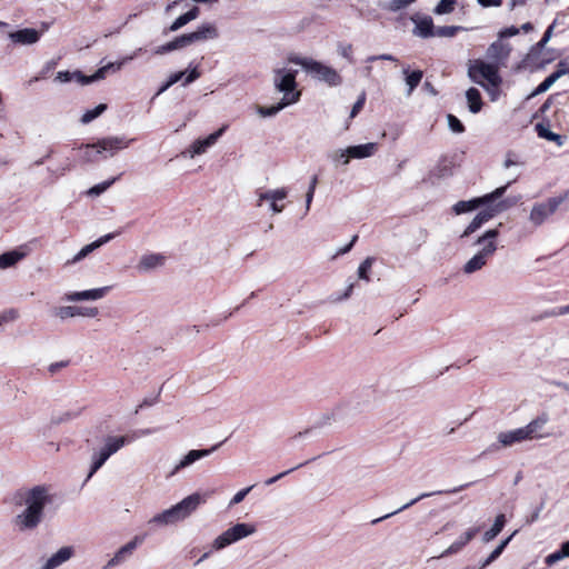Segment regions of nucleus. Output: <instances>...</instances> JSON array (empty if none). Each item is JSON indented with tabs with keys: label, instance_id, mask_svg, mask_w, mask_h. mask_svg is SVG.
Masks as SVG:
<instances>
[{
	"label": "nucleus",
	"instance_id": "f257e3e1",
	"mask_svg": "<svg viewBox=\"0 0 569 569\" xmlns=\"http://www.w3.org/2000/svg\"><path fill=\"white\" fill-rule=\"evenodd\" d=\"M54 501L50 485H36L17 490L12 497L14 507L20 511L13 517L12 525L17 531L32 532L42 523L46 508Z\"/></svg>",
	"mask_w": 569,
	"mask_h": 569
},
{
	"label": "nucleus",
	"instance_id": "f03ea898",
	"mask_svg": "<svg viewBox=\"0 0 569 569\" xmlns=\"http://www.w3.org/2000/svg\"><path fill=\"white\" fill-rule=\"evenodd\" d=\"M151 429H142L134 431L132 435L113 436L109 435L103 438L102 446L99 449H94L90 456L89 472L86 478V482L92 478V476L100 470L108 459L120 451L123 447L134 441L137 438L142 436L151 435Z\"/></svg>",
	"mask_w": 569,
	"mask_h": 569
},
{
	"label": "nucleus",
	"instance_id": "7ed1b4c3",
	"mask_svg": "<svg viewBox=\"0 0 569 569\" xmlns=\"http://www.w3.org/2000/svg\"><path fill=\"white\" fill-rule=\"evenodd\" d=\"M209 493L194 492L183 498L178 503L154 515L149 523L158 527L176 525L188 519L201 505L206 503Z\"/></svg>",
	"mask_w": 569,
	"mask_h": 569
},
{
	"label": "nucleus",
	"instance_id": "20e7f679",
	"mask_svg": "<svg viewBox=\"0 0 569 569\" xmlns=\"http://www.w3.org/2000/svg\"><path fill=\"white\" fill-rule=\"evenodd\" d=\"M498 236L499 230L496 228L487 230L476 239L473 244L479 246L480 249L463 264V273L472 274L487 264L488 260L493 257L498 250Z\"/></svg>",
	"mask_w": 569,
	"mask_h": 569
},
{
	"label": "nucleus",
	"instance_id": "39448f33",
	"mask_svg": "<svg viewBox=\"0 0 569 569\" xmlns=\"http://www.w3.org/2000/svg\"><path fill=\"white\" fill-rule=\"evenodd\" d=\"M256 532V527L251 523L240 522L228 528L219 535L211 543L209 551H206L197 561L196 566L210 557L213 551H220L228 546L236 543Z\"/></svg>",
	"mask_w": 569,
	"mask_h": 569
},
{
	"label": "nucleus",
	"instance_id": "423d86ee",
	"mask_svg": "<svg viewBox=\"0 0 569 569\" xmlns=\"http://www.w3.org/2000/svg\"><path fill=\"white\" fill-rule=\"evenodd\" d=\"M142 51L141 48L137 49L130 56L124 57L118 62H109L108 64L99 68L92 76H84L81 72H69V71H59L56 76V80L66 83L70 82L72 79H77V81L81 84H89L94 81H99L103 78H106L108 71L117 72L119 71L123 64H126L128 61L133 60L140 52Z\"/></svg>",
	"mask_w": 569,
	"mask_h": 569
},
{
	"label": "nucleus",
	"instance_id": "0eeeda50",
	"mask_svg": "<svg viewBox=\"0 0 569 569\" xmlns=\"http://www.w3.org/2000/svg\"><path fill=\"white\" fill-rule=\"evenodd\" d=\"M289 61L302 67V69L312 78L331 87L339 86L342 82L341 76L333 68L311 58L291 56L289 57Z\"/></svg>",
	"mask_w": 569,
	"mask_h": 569
},
{
	"label": "nucleus",
	"instance_id": "6e6552de",
	"mask_svg": "<svg viewBox=\"0 0 569 569\" xmlns=\"http://www.w3.org/2000/svg\"><path fill=\"white\" fill-rule=\"evenodd\" d=\"M468 76L471 81L482 86L487 90L489 89L488 86L497 89L501 83V78L498 73V66L486 63L481 60H476L470 64Z\"/></svg>",
	"mask_w": 569,
	"mask_h": 569
},
{
	"label": "nucleus",
	"instance_id": "1a4fd4ad",
	"mask_svg": "<svg viewBox=\"0 0 569 569\" xmlns=\"http://www.w3.org/2000/svg\"><path fill=\"white\" fill-rule=\"evenodd\" d=\"M566 200V196L548 198L546 201L537 202L532 206L529 213V221L533 227L545 223Z\"/></svg>",
	"mask_w": 569,
	"mask_h": 569
},
{
	"label": "nucleus",
	"instance_id": "9d476101",
	"mask_svg": "<svg viewBox=\"0 0 569 569\" xmlns=\"http://www.w3.org/2000/svg\"><path fill=\"white\" fill-rule=\"evenodd\" d=\"M515 181L516 179L513 180V182ZM511 183L512 181L508 182L506 186L497 188L495 191L487 193L482 197L458 201L456 204H453L452 210L456 214H462L478 209L479 207H481V204H488L493 202L495 200H499L505 194V192L507 191L508 187Z\"/></svg>",
	"mask_w": 569,
	"mask_h": 569
},
{
	"label": "nucleus",
	"instance_id": "9b49d317",
	"mask_svg": "<svg viewBox=\"0 0 569 569\" xmlns=\"http://www.w3.org/2000/svg\"><path fill=\"white\" fill-rule=\"evenodd\" d=\"M296 73L297 71L287 70L284 68L276 69L273 71V86L277 91L282 92V99L287 96L293 97L295 103L300 99V92L296 90Z\"/></svg>",
	"mask_w": 569,
	"mask_h": 569
},
{
	"label": "nucleus",
	"instance_id": "f8f14e48",
	"mask_svg": "<svg viewBox=\"0 0 569 569\" xmlns=\"http://www.w3.org/2000/svg\"><path fill=\"white\" fill-rule=\"evenodd\" d=\"M134 139L121 137H107L94 142L96 153H100L104 158L113 157L118 151L126 149Z\"/></svg>",
	"mask_w": 569,
	"mask_h": 569
},
{
	"label": "nucleus",
	"instance_id": "ddd939ff",
	"mask_svg": "<svg viewBox=\"0 0 569 569\" xmlns=\"http://www.w3.org/2000/svg\"><path fill=\"white\" fill-rule=\"evenodd\" d=\"M143 536H134L130 541L124 543L114 552V555L103 566V569H111L124 563L132 557L137 548L140 547L143 543Z\"/></svg>",
	"mask_w": 569,
	"mask_h": 569
},
{
	"label": "nucleus",
	"instance_id": "4468645a",
	"mask_svg": "<svg viewBox=\"0 0 569 569\" xmlns=\"http://www.w3.org/2000/svg\"><path fill=\"white\" fill-rule=\"evenodd\" d=\"M288 196V190L286 188L270 189L264 191H259L257 193V206L261 207L263 201L269 203V208L273 213H280L284 209V204L280 203V201L284 200Z\"/></svg>",
	"mask_w": 569,
	"mask_h": 569
},
{
	"label": "nucleus",
	"instance_id": "2eb2a0df",
	"mask_svg": "<svg viewBox=\"0 0 569 569\" xmlns=\"http://www.w3.org/2000/svg\"><path fill=\"white\" fill-rule=\"evenodd\" d=\"M52 313L63 321L73 317L94 318L98 316L99 310L96 307L63 306L54 308Z\"/></svg>",
	"mask_w": 569,
	"mask_h": 569
},
{
	"label": "nucleus",
	"instance_id": "dca6fc26",
	"mask_svg": "<svg viewBox=\"0 0 569 569\" xmlns=\"http://www.w3.org/2000/svg\"><path fill=\"white\" fill-rule=\"evenodd\" d=\"M167 262V256L164 253L160 252H148L143 253L137 266L136 269L140 273H148L152 272L157 269L162 268Z\"/></svg>",
	"mask_w": 569,
	"mask_h": 569
},
{
	"label": "nucleus",
	"instance_id": "f3484780",
	"mask_svg": "<svg viewBox=\"0 0 569 569\" xmlns=\"http://www.w3.org/2000/svg\"><path fill=\"white\" fill-rule=\"evenodd\" d=\"M528 441L522 427L499 432L497 436V443H493L491 448L499 450L500 448L512 447L513 445Z\"/></svg>",
	"mask_w": 569,
	"mask_h": 569
},
{
	"label": "nucleus",
	"instance_id": "a211bd4d",
	"mask_svg": "<svg viewBox=\"0 0 569 569\" xmlns=\"http://www.w3.org/2000/svg\"><path fill=\"white\" fill-rule=\"evenodd\" d=\"M221 443H217L214 446H212L211 448L209 449H193V450H190L186 456H183L181 458V460L173 467V469L171 470V472L169 473V476H174L176 473H178L181 469H184L187 467H190L192 463H194L196 461L202 459V458H206L208 457L209 455H211L213 451H216L219 447H220Z\"/></svg>",
	"mask_w": 569,
	"mask_h": 569
},
{
	"label": "nucleus",
	"instance_id": "6ab92c4d",
	"mask_svg": "<svg viewBox=\"0 0 569 569\" xmlns=\"http://www.w3.org/2000/svg\"><path fill=\"white\" fill-rule=\"evenodd\" d=\"M76 555L73 546H63L52 553L39 569H57L71 560Z\"/></svg>",
	"mask_w": 569,
	"mask_h": 569
},
{
	"label": "nucleus",
	"instance_id": "aec40b11",
	"mask_svg": "<svg viewBox=\"0 0 569 569\" xmlns=\"http://www.w3.org/2000/svg\"><path fill=\"white\" fill-rule=\"evenodd\" d=\"M8 38L13 44L32 46L40 40L41 32L33 28H23L9 32Z\"/></svg>",
	"mask_w": 569,
	"mask_h": 569
},
{
	"label": "nucleus",
	"instance_id": "412c9836",
	"mask_svg": "<svg viewBox=\"0 0 569 569\" xmlns=\"http://www.w3.org/2000/svg\"><path fill=\"white\" fill-rule=\"evenodd\" d=\"M410 19L415 23L412 33L416 37L427 39L435 36L436 29L431 17L416 13Z\"/></svg>",
	"mask_w": 569,
	"mask_h": 569
},
{
	"label": "nucleus",
	"instance_id": "4be33fe9",
	"mask_svg": "<svg viewBox=\"0 0 569 569\" xmlns=\"http://www.w3.org/2000/svg\"><path fill=\"white\" fill-rule=\"evenodd\" d=\"M226 129L227 126H223L216 132L209 134L207 138L197 139L196 141H193V143L190 146L188 150L190 157L193 158L194 156L204 153L207 149H209L217 142V140L222 136Z\"/></svg>",
	"mask_w": 569,
	"mask_h": 569
},
{
	"label": "nucleus",
	"instance_id": "5701e85b",
	"mask_svg": "<svg viewBox=\"0 0 569 569\" xmlns=\"http://www.w3.org/2000/svg\"><path fill=\"white\" fill-rule=\"evenodd\" d=\"M549 417L546 413H542L538 416L537 418L532 419L529 423L522 427L525 435L528 440L533 439H542L546 438L548 435L543 433L542 430L545 426L548 423Z\"/></svg>",
	"mask_w": 569,
	"mask_h": 569
},
{
	"label": "nucleus",
	"instance_id": "b1692460",
	"mask_svg": "<svg viewBox=\"0 0 569 569\" xmlns=\"http://www.w3.org/2000/svg\"><path fill=\"white\" fill-rule=\"evenodd\" d=\"M110 290V287H101L96 289H89L83 291H74L69 292L64 296V299L67 301H91V300H99L102 299L108 291Z\"/></svg>",
	"mask_w": 569,
	"mask_h": 569
},
{
	"label": "nucleus",
	"instance_id": "393cba45",
	"mask_svg": "<svg viewBox=\"0 0 569 569\" xmlns=\"http://www.w3.org/2000/svg\"><path fill=\"white\" fill-rule=\"evenodd\" d=\"M121 232L120 231H117V232H111V233H107L102 237H100L99 239H97L96 241L84 246L77 254L73 256V258L71 260H69L67 263L68 264H74L79 261H81L82 259H84L87 256H89L91 252H93L96 249L100 248L101 246H103L104 243L109 242L110 240H112L114 237L119 236Z\"/></svg>",
	"mask_w": 569,
	"mask_h": 569
},
{
	"label": "nucleus",
	"instance_id": "a878e982",
	"mask_svg": "<svg viewBox=\"0 0 569 569\" xmlns=\"http://www.w3.org/2000/svg\"><path fill=\"white\" fill-rule=\"evenodd\" d=\"M467 487H469V483L461 485V486H459L457 488H453L452 490H449L448 492L456 493V492H459V491L466 489ZM443 492L445 491H435V492L421 493L418 497H416L415 499H412L409 502H407L406 505H403L402 507H400L399 509H397V510H395V511H392L390 513H387V515H385V516H382L380 518L373 519L371 523L376 525V523H378V522H380V521H382L385 519H388V518H390V517H392V516H395V515H397V513H399V512L410 508L411 506H413L415 503H417L418 501H420V500H422L425 498L431 497L433 495H440V493H443Z\"/></svg>",
	"mask_w": 569,
	"mask_h": 569
},
{
	"label": "nucleus",
	"instance_id": "bb28decb",
	"mask_svg": "<svg viewBox=\"0 0 569 569\" xmlns=\"http://www.w3.org/2000/svg\"><path fill=\"white\" fill-rule=\"evenodd\" d=\"M483 207L482 210H480L475 217L480 222L481 226H483L486 222L491 220L493 217L506 210L507 206L505 204V201H497L495 200L491 203L488 204H481Z\"/></svg>",
	"mask_w": 569,
	"mask_h": 569
},
{
	"label": "nucleus",
	"instance_id": "cd10ccee",
	"mask_svg": "<svg viewBox=\"0 0 569 569\" xmlns=\"http://www.w3.org/2000/svg\"><path fill=\"white\" fill-rule=\"evenodd\" d=\"M483 207L482 210H480L475 217L480 222L481 226H483L486 222L491 220L493 217L506 210L507 206L505 204V201H497L495 200L491 203L488 204H481Z\"/></svg>",
	"mask_w": 569,
	"mask_h": 569
},
{
	"label": "nucleus",
	"instance_id": "c85d7f7f",
	"mask_svg": "<svg viewBox=\"0 0 569 569\" xmlns=\"http://www.w3.org/2000/svg\"><path fill=\"white\" fill-rule=\"evenodd\" d=\"M483 207L482 210H480L475 217L480 222L481 226H483L486 222L491 220L493 217L506 210L507 206L505 204V201H497L495 200L491 203L488 204H481Z\"/></svg>",
	"mask_w": 569,
	"mask_h": 569
},
{
	"label": "nucleus",
	"instance_id": "c756f323",
	"mask_svg": "<svg viewBox=\"0 0 569 569\" xmlns=\"http://www.w3.org/2000/svg\"><path fill=\"white\" fill-rule=\"evenodd\" d=\"M479 528L472 527L469 528L466 532H463L456 541H453L441 555L440 557H447L453 553L459 552L469 541H471L476 535L478 533Z\"/></svg>",
	"mask_w": 569,
	"mask_h": 569
},
{
	"label": "nucleus",
	"instance_id": "7c9ffc66",
	"mask_svg": "<svg viewBox=\"0 0 569 569\" xmlns=\"http://www.w3.org/2000/svg\"><path fill=\"white\" fill-rule=\"evenodd\" d=\"M510 51L511 48L508 43H503L502 41L498 40L490 44L487 50V56L497 64H499L503 63L508 59Z\"/></svg>",
	"mask_w": 569,
	"mask_h": 569
},
{
	"label": "nucleus",
	"instance_id": "2f4dec72",
	"mask_svg": "<svg viewBox=\"0 0 569 569\" xmlns=\"http://www.w3.org/2000/svg\"><path fill=\"white\" fill-rule=\"evenodd\" d=\"M553 27L555 22L547 28L540 41L530 49L529 53L527 54L526 61L535 64L543 63V61H538L537 56L545 49L546 44L551 39Z\"/></svg>",
	"mask_w": 569,
	"mask_h": 569
},
{
	"label": "nucleus",
	"instance_id": "473e14b6",
	"mask_svg": "<svg viewBox=\"0 0 569 569\" xmlns=\"http://www.w3.org/2000/svg\"><path fill=\"white\" fill-rule=\"evenodd\" d=\"M192 33L194 42L214 40L219 37L218 28L210 22L202 23Z\"/></svg>",
	"mask_w": 569,
	"mask_h": 569
},
{
	"label": "nucleus",
	"instance_id": "72a5a7b5",
	"mask_svg": "<svg viewBox=\"0 0 569 569\" xmlns=\"http://www.w3.org/2000/svg\"><path fill=\"white\" fill-rule=\"evenodd\" d=\"M377 151V144L375 142H368L365 144L351 146L347 148L350 159H365L375 154Z\"/></svg>",
	"mask_w": 569,
	"mask_h": 569
},
{
	"label": "nucleus",
	"instance_id": "f704fd0d",
	"mask_svg": "<svg viewBox=\"0 0 569 569\" xmlns=\"http://www.w3.org/2000/svg\"><path fill=\"white\" fill-rule=\"evenodd\" d=\"M26 256H27V251L23 250L22 248L7 251V252L0 254V269L3 270V269L14 267Z\"/></svg>",
	"mask_w": 569,
	"mask_h": 569
},
{
	"label": "nucleus",
	"instance_id": "c9c22d12",
	"mask_svg": "<svg viewBox=\"0 0 569 569\" xmlns=\"http://www.w3.org/2000/svg\"><path fill=\"white\" fill-rule=\"evenodd\" d=\"M563 66L562 62L559 63V69L551 74H549L531 93L532 97L541 94L549 90V88L563 74L569 73V69L561 68Z\"/></svg>",
	"mask_w": 569,
	"mask_h": 569
},
{
	"label": "nucleus",
	"instance_id": "e433bc0d",
	"mask_svg": "<svg viewBox=\"0 0 569 569\" xmlns=\"http://www.w3.org/2000/svg\"><path fill=\"white\" fill-rule=\"evenodd\" d=\"M536 132L539 138L555 142L558 147H562L565 143V137L552 132L548 124L537 123L535 126Z\"/></svg>",
	"mask_w": 569,
	"mask_h": 569
},
{
	"label": "nucleus",
	"instance_id": "4c0bfd02",
	"mask_svg": "<svg viewBox=\"0 0 569 569\" xmlns=\"http://www.w3.org/2000/svg\"><path fill=\"white\" fill-rule=\"evenodd\" d=\"M405 81L407 86V96H411L413 90L419 86L422 80L423 72L421 70L409 71V67L403 68Z\"/></svg>",
	"mask_w": 569,
	"mask_h": 569
},
{
	"label": "nucleus",
	"instance_id": "58836bf2",
	"mask_svg": "<svg viewBox=\"0 0 569 569\" xmlns=\"http://www.w3.org/2000/svg\"><path fill=\"white\" fill-rule=\"evenodd\" d=\"M295 103V99L293 97H290V96H287L286 99H281V101L274 106H271V107H258V113L261 116V117H273L276 116L280 110H282L283 108L290 106V104H293Z\"/></svg>",
	"mask_w": 569,
	"mask_h": 569
},
{
	"label": "nucleus",
	"instance_id": "ea45409f",
	"mask_svg": "<svg viewBox=\"0 0 569 569\" xmlns=\"http://www.w3.org/2000/svg\"><path fill=\"white\" fill-rule=\"evenodd\" d=\"M200 10L198 7L191 8L188 12L179 16L169 27V31L174 32L189 23L190 21L198 18Z\"/></svg>",
	"mask_w": 569,
	"mask_h": 569
},
{
	"label": "nucleus",
	"instance_id": "a19ab883",
	"mask_svg": "<svg viewBox=\"0 0 569 569\" xmlns=\"http://www.w3.org/2000/svg\"><path fill=\"white\" fill-rule=\"evenodd\" d=\"M505 525H506L505 515H502V513L498 515L495 519L492 527L482 535V541L485 543H487V542H490L491 540H493L501 532Z\"/></svg>",
	"mask_w": 569,
	"mask_h": 569
},
{
	"label": "nucleus",
	"instance_id": "79ce46f5",
	"mask_svg": "<svg viewBox=\"0 0 569 569\" xmlns=\"http://www.w3.org/2000/svg\"><path fill=\"white\" fill-rule=\"evenodd\" d=\"M466 98L468 101L469 111L472 113H478L482 107L481 94L478 89L470 88L466 92Z\"/></svg>",
	"mask_w": 569,
	"mask_h": 569
},
{
	"label": "nucleus",
	"instance_id": "37998d69",
	"mask_svg": "<svg viewBox=\"0 0 569 569\" xmlns=\"http://www.w3.org/2000/svg\"><path fill=\"white\" fill-rule=\"evenodd\" d=\"M346 151L347 148L332 150L328 153V159H330L336 166H347L350 162V157Z\"/></svg>",
	"mask_w": 569,
	"mask_h": 569
},
{
	"label": "nucleus",
	"instance_id": "c03bdc74",
	"mask_svg": "<svg viewBox=\"0 0 569 569\" xmlns=\"http://www.w3.org/2000/svg\"><path fill=\"white\" fill-rule=\"evenodd\" d=\"M106 109H107V104L100 103L97 107H94L93 109L87 110L81 117V122L83 124L91 122L92 120L98 118Z\"/></svg>",
	"mask_w": 569,
	"mask_h": 569
},
{
	"label": "nucleus",
	"instance_id": "a18cd8bd",
	"mask_svg": "<svg viewBox=\"0 0 569 569\" xmlns=\"http://www.w3.org/2000/svg\"><path fill=\"white\" fill-rule=\"evenodd\" d=\"M375 262L373 257H367L358 268V277L361 280L370 281L369 271Z\"/></svg>",
	"mask_w": 569,
	"mask_h": 569
},
{
	"label": "nucleus",
	"instance_id": "49530a36",
	"mask_svg": "<svg viewBox=\"0 0 569 569\" xmlns=\"http://www.w3.org/2000/svg\"><path fill=\"white\" fill-rule=\"evenodd\" d=\"M457 0H440L435 7L433 12L438 16L451 13L455 10Z\"/></svg>",
	"mask_w": 569,
	"mask_h": 569
},
{
	"label": "nucleus",
	"instance_id": "de8ad7c7",
	"mask_svg": "<svg viewBox=\"0 0 569 569\" xmlns=\"http://www.w3.org/2000/svg\"><path fill=\"white\" fill-rule=\"evenodd\" d=\"M82 156L81 159L86 163L94 162L100 153H96L94 143H88L81 147Z\"/></svg>",
	"mask_w": 569,
	"mask_h": 569
},
{
	"label": "nucleus",
	"instance_id": "09e8293b",
	"mask_svg": "<svg viewBox=\"0 0 569 569\" xmlns=\"http://www.w3.org/2000/svg\"><path fill=\"white\" fill-rule=\"evenodd\" d=\"M116 181V178H112V179H109V180H106L101 183H98L93 187H91L87 193L91 197H97V196H100L102 194L104 191H107Z\"/></svg>",
	"mask_w": 569,
	"mask_h": 569
},
{
	"label": "nucleus",
	"instance_id": "8fccbe9b",
	"mask_svg": "<svg viewBox=\"0 0 569 569\" xmlns=\"http://www.w3.org/2000/svg\"><path fill=\"white\" fill-rule=\"evenodd\" d=\"M463 30L460 26H443L436 29L435 36L442 38H451L457 34L458 31Z\"/></svg>",
	"mask_w": 569,
	"mask_h": 569
},
{
	"label": "nucleus",
	"instance_id": "3c124183",
	"mask_svg": "<svg viewBox=\"0 0 569 569\" xmlns=\"http://www.w3.org/2000/svg\"><path fill=\"white\" fill-rule=\"evenodd\" d=\"M525 161L520 159V156L515 151H508L503 161V168L509 169L512 166H523Z\"/></svg>",
	"mask_w": 569,
	"mask_h": 569
},
{
	"label": "nucleus",
	"instance_id": "603ef678",
	"mask_svg": "<svg viewBox=\"0 0 569 569\" xmlns=\"http://www.w3.org/2000/svg\"><path fill=\"white\" fill-rule=\"evenodd\" d=\"M78 415V411H64L58 416L52 417L51 421L53 425L66 423L77 418Z\"/></svg>",
	"mask_w": 569,
	"mask_h": 569
},
{
	"label": "nucleus",
	"instance_id": "864d4df0",
	"mask_svg": "<svg viewBox=\"0 0 569 569\" xmlns=\"http://www.w3.org/2000/svg\"><path fill=\"white\" fill-rule=\"evenodd\" d=\"M173 43H174L176 50H178V49H182L187 46L194 43V40H193L192 33L190 32V33H186V34L177 37L176 39H173Z\"/></svg>",
	"mask_w": 569,
	"mask_h": 569
},
{
	"label": "nucleus",
	"instance_id": "5fc2aeb1",
	"mask_svg": "<svg viewBox=\"0 0 569 569\" xmlns=\"http://www.w3.org/2000/svg\"><path fill=\"white\" fill-rule=\"evenodd\" d=\"M173 43H174L176 50H178V49H182L187 46L194 43V40H193L192 33L190 32V33H186V34L177 37L176 39H173Z\"/></svg>",
	"mask_w": 569,
	"mask_h": 569
},
{
	"label": "nucleus",
	"instance_id": "6e6d98bb",
	"mask_svg": "<svg viewBox=\"0 0 569 569\" xmlns=\"http://www.w3.org/2000/svg\"><path fill=\"white\" fill-rule=\"evenodd\" d=\"M447 120H448V126L452 132L462 133L465 131V126L456 116L448 114Z\"/></svg>",
	"mask_w": 569,
	"mask_h": 569
},
{
	"label": "nucleus",
	"instance_id": "4d7b16f0",
	"mask_svg": "<svg viewBox=\"0 0 569 569\" xmlns=\"http://www.w3.org/2000/svg\"><path fill=\"white\" fill-rule=\"evenodd\" d=\"M415 2H416V0H391L388 3L387 9L389 11L396 12V11H399L401 9H405L409 6H411Z\"/></svg>",
	"mask_w": 569,
	"mask_h": 569
},
{
	"label": "nucleus",
	"instance_id": "13d9d810",
	"mask_svg": "<svg viewBox=\"0 0 569 569\" xmlns=\"http://www.w3.org/2000/svg\"><path fill=\"white\" fill-rule=\"evenodd\" d=\"M19 317V312L16 309H8L0 313V326L3 323L12 322L17 320Z\"/></svg>",
	"mask_w": 569,
	"mask_h": 569
},
{
	"label": "nucleus",
	"instance_id": "bf43d9fd",
	"mask_svg": "<svg viewBox=\"0 0 569 569\" xmlns=\"http://www.w3.org/2000/svg\"><path fill=\"white\" fill-rule=\"evenodd\" d=\"M566 558V552H563L562 548L560 550H557L550 555H548L545 559L546 563L551 567L556 565L558 561Z\"/></svg>",
	"mask_w": 569,
	"mask_h": 569
},
{
	"label": "nucleus",
	"instance_id": "052dcab7",
	"mask_svg": "<svg viewBox=\"0 0 569 569\" xmlns=\"http://www.w3.org/2000/svg\"><path fill=\"white\" fill-rule=\"evenodd\" d=\"M252 488L253 486H249L247 488L239 490L230 500L229 507L240 503L246 498V496L252 490Z\"/></svg>",
	"mask_w": 569,
	"mask_h": 569
},
{
	"label": "nucleus",
	"instance_id": "680f3d73",
	"mask_svg": "<svg viewBox=\"0 0 569 569\" xmlns=\"http://www.w3.org/2000/svg\"><path fill=\"white\" fill-rule=\"evenodd\" d=\"M338 52L341 57L346 58L350 62L353 61L352 57V46L350 43H340L338 46Z\"/></svg>",
	"mask_w": 569,
	"mask_h": 569
},
{
	"label": "nucleus",
	"instance_id": "e2e57ef3",
	"mask_svg": "<svg viewBox=\"0 0 569 569\" xmlns=\"http://www.w3.org/2000/svg\"><path fill=\"white\" fill-rule=\"evenodd\" d=\"M482 226L480 222L476 219V217L471 220V222L466 227L463 232L461 233V238L469 237L473 232H476L478 229H480Z\"/></svg>",
	"mask_w": 569,
	"mask_h": 569
},
{
	"label": "nucleus",
	"instance_id": "0e129e2a",
	"mask_svg": "<svg viewBox=\"0 0 569 569\" xmlns=\"http://www.w3.org/2000/svg\"><path fill=\"white\" fill-rule=\"evenodd\" d=\"M174 50H176V47H174V43H173V40H172V41H170L168 43H164L162 46L157 47L153 50V53L157 54V56H162V54H166V53L174 51Z\"/></svg>",
	"mask_w": 569,
	"mask_h": 569
},
{
	"label": "nucleus",
	"instance_id": "69168bd1",
	"mask_svg": "<svg viewBox=\"0 0 569 569\" xmlns=\"http://www.w3.org/2000/svg\"><path fill=\"white\" fill-rule=\"evenodd\" d=\"M565 315H569V305L556 307L546 312V316L548 317H558Z\"/></svg>",
	"mask_w": 569,
	"mask_h": 569
},
{
	"label": "nucleus",
	"instance_id": "338daca9",
	"mask_svg": "<svg viewBox=\"0 0 569 569\" xmlns=\"http://www.w3.org/2000/svg\"><path fill=\"white\" fill-rule=\"evenodd\" d=\"M499 557H500L499 551H497L495 549L485 560H482L479 563L477 569H485V568H487L489 565H491L493 561H496Z\"/></svg>",
	"mask_w": 569,
	"mask_h": 569
},
{
	"label": "nucleus",
	"instance_id": "774afa93",
	"mask_svg": "<svg viewBox=\"0 0 569 569\" xmlns=\"http://www.w3.org/2000/svg\"><path fill=\"white\" fill-rule=\"evenodd\" d=\"M365 101H366V94L365 93H361L360 97L358 98V100L355 102L352 109H351V112H350V117L353 118L358 114V112L362 109L363 104H365Z\"/></svg>",
	"mask_w": 569,
	"mask_h": 569
}]
</instances>
